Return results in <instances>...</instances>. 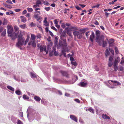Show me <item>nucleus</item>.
<instances>
[{"label":"nucleus","instance_id":"1","mask_svg":"<svg viewBox=\"0 0 124 124\" xmlns=\"http://www.w3.org/2000/svg\"><path fill=\"white\" fill-rule=\"evenodd\" d=\"M7 28L8 29L7 32L8 36L11 38L12 40H15L17 37V34L15 32L12 33L13 29V27L11 25H8L7 26Z\"/></svg>","mask_w":124,"mask_h":124},{"label":"nucleus","instance_id":"2","mask_svg":"<svg viewBox=\"0 0 124 124\" xmlns=\"http://www.w3.org/2000/svg\"><path fill=\"white\" fill-rule=\"evenodd\" d=\"M25 39L23 37V35L20 34L18 36V42L16 43L17 46L19 47L23 45L24 44Z\"/></svg>","mask_w":124,"mask_h":124},{"label":"nucleus","instance_id":"3","mask_svg":"<svg viewBox=\"0 0 124 124\" xmlns=\"http://www.w3.org/2000/svg\"><path fill=\"white\" fill-rule=\"evenodd\" d=\"M100 31L99 30L96 31L95 32L96 37L95 39L96 42L100 44L101 41H103L104 38L103 35L100 36Z\"/></svg>","mask_w":124,"mask_h":124},{"label":"nucleus","instance_id":"4","mask_svg":"<svg viewBox=\"0 0 124 124\" xmlns=\"http://www.w3.org/2000/svg\"><path fill=\"white\" fill-rule=\"evenodd\" d=\"M85 30H80L79 31H75L73 33V34L74 36H77L78 39H81L82 37L83 34H84L85 32Z\"/></svg>","mask_w":124,"mask_h":124},{"label":"nucleus","instance_id":"5","mask_svg":"<svg viewBox=\"0 0 124 124\" xmlns=\"http://www.w3.org/2000/svg\"><path fill=\"white\" fill-rule=\"evenodd\" d=\"M40 12L39 11H37L34 12V17L36 19H37V21L42 18L41 17L39 16Z\"/></svg>","mask_w":124,"mask_h":124},{"label":"nucleus","instance_id":"6","mask_svg":"<svg viewBox=\"0 0 124 124\" xmlns=\"http://www.w3.org/2000/svg\"><path fill=\"white\" fill-rule=\"evenodd\" d=\"M28 45L29 46L31 45L34 47H36V46L35 40H30L28 43Z\"/></svg>","mask_w":124,"mask_h":124},{"label":"nucleus","instance_id":"7","mask_svg":"<svg viewBox=\"0 0 124 124\" xmlns=\"http://www.w3.org/2000/svg\"><path fill=\"white\" fill-rule=\"evenodd\" d=\"M46 46H40V51L41 52H42L44 51L46 52V54H47L48 53V51H46Z\"/></svg>","mask_w":124,"mask_h":124},{"label":"nucleus","instance_id":"8","mask_svg":"<svg viewBox=\"0 0 124 124\" xmlns=\"http://www.w3.org/2000/svg\"><path fill=\"white\" fill-rule=\"evenodd\" d=\"M61 46L63 49H66L67 47V44L66 39L63 40V41L62 43Z\"/></svg>","mask_w":124,"mask_h":124},{"label":"nucleus","instance_id":"9","mask_svg":"<svg viewBox=\"0 0 124 124\" xmlns=\"http://www.w3.org/2000/svg\"><path fill=\"white\" fill-rule=\"evenodd\" d=\"M95 37L94 33L93 31H92L91 34L90 35L89 38V40L92 43L93 42V39Z\"/></svg>","mask_w":124,"mask_h":124},{"label":"nucleus","instance_id":"10","mask_svg":"<svg viewBox=\"0 0 124 124\" xmlns=\"http://www.w3.org/2000/svg\"><path fill=\"white\" fill-rule=\"evenodd\" d=\"M60 72L63 76H65L67 78L69 77V74L67 72L61 70L60 71Z\"/></svg>","mask_w":124,"mask_h":124},{"label":"nucleus","instance_id":"11","mask_svg":"<svg viewBox=\"0 0 124 124\" xmlns=\"http://www.w3.org/2000/svg\"><path fill=\"white\" fill-rule=\"evenodd\" d=\"M101 42H103L102 44V47H104L107 46V42L106 41H104V39L103 41H101L100 43H98L100 46H101Z\"/></svg>","mask_w":124,"mask_h":124},{"label":"nucleus","instance_id":"12","mask_svg":"<svg viewBox=\"0 0 124 124\" xmlns=\"http://www.w3.org/2000/svg\"><path fill=\"white\" fill-rule=\"evenodd\" d=\"M114 42V39H110L108 41V43L109 44V46L111 47L113 46V43Z\"/></svg>","mask_w":124,"mask_h":124},{"label":"nucleus","instance_id":"13","mask_svg":"<svg viewBox=\"0 0 124 124\" xmlns=\"http://www.w3.org/2000/svg\"><path fill=\"white\" fill-rule=\"evenodd\" d=\"M70 118L72 120L76 122H78V119L74 115H70Z\"/></svg>","mask_w":124,"mask_h":124},{"label":"nucleus","instance_id":"14","mask_svg":"<svg viewBox=\"0 0 124 124\" xmlns=\"http://www.w3.org/2000/svg\"><path fill=\"white\" fill-rule=\"evenodd\" d=\"M20 18L21 19V21L22 22L25 23L26 21V19L25 17L23 16H21Z\"/></svg>","mask_w":124,"mask_h":124},{"label":"nucleus","instance_id":"15","mask_svg":"<svg viewBox=\"0 0 124 124\" xmlns=\"http://www.w3.org/2000/svg\"><path fill=\"white\" fill-rule=\"evenodd\" d=\"M36 38V36L34 34H31L30 40H35Z\"/></svg>","mask_w":124,"mask_h":124},{"label":"nucleus","instance_id":"16","mask_svg":"<svg viewBox=\"0 0 124 124\" xmlns=\"http://www.w3.org/2000/svg\"><path fill=\"white\" fill-rule=\"evenodd\" d=\"M102 116V117L105 119H110V117L106 114H103Z\"/></svg>","mask_w":124,"mask_h":124},{"label":"nucleus","instance_id":"17","mask_svg":"<svg viewBox=\"0 0 124 124\" xmlns=\"http://www.w3.org/2000/svg\"><path fill=\"white\" fill-rule=\"evenodd\" d=\"M66 35V31L65 30H64L61 33V39L62 40V37H65Z\"/></svg>","mask_w":124,"mask_h":124},{"label":"nucleus","instance_id":"18","mask_svg":"<svg viewBox=\"0 0 124 124\" xmlns=\"http://www.w3.org/2000/svg\"><path fill=\"white\" fill-rule=\"evenodd\" d=\"M34 99L36 101L39 102L40 101L41 98L39 97L36 96L34 98Z\"/></svg>","mask_w":124,"mask_h":124},{"label":"nucleus","instance_id":"19","mask_svg":"<svg viewBox=\"0 0 124 124\" xmlns=\"http://www.w3.org/2000/svg\"><path fill=\"white\" fill-rule=\"evenodd\" d=\"M58 36H55V40L54 41V44L55 45H57L58 41Z\"/></svg>","mask_w":124,"mask_h":124},{"label":"nucleus","instance_id":"20","mask_svg":"<svg viewBox=\"0 0 124 124\" xmlns=\"http://www.w3.org/2000/svg\"><path fill=\"white\" fill-rule=\"evenodd\" d=\"M30 36L29 35H27V39H26L25 41H24V45H25L28 42L30 39Z\"/></svg>","mask_w":124,"mask_h":124},{"label":"nucleus","instance_id":"21","mask_svg":"<svg viewBox=\"0 0 124 124\" xmlns=\"http://www.w3.org/2000/svg\"><path fill=\"white\" fill-rule=\"evenodd\" d=\"M80 86L82 87H84V86L87 85V83H85L84 82H82L80 83Z\"/></svg>","mask_w":124,"mask_h":124},{"label":"nucleus","instance_id":"22","mask_svg":"<svg viewBox=\"0 0 124 124\" xmlns=\"http://www.w3.org/2000/svg\"><path fill=\"white\" fill-rule=\"evenodd\" d=\"M43 0H37L36 2V4H37L39 5L41 4L42 2H43Z\"/></svg>","mask_w":124,"mask_h":124},{"label":"nucleus","instance_id":"23","mask_svg":"<svg viewBox=\"0 0 124 124\" xmlns=\"http://www.w3.org/2000/svg\"><path fill=\"white\" fill-rule=\"evenodd\" d=\"M111 81V82H113L114 83H115L116 84H117L116 85H120V83L116 81H113L112 80H110L109 81H108V83H110V82Z\"/></svg>","mask_w":124,"mask_h":124},{"label":"nucleus","instance_id":"24","mask_svg":"<svg viewBox=\"0 0 124 124\" xmlns=\"http://www.w3.org/2000/svg\"><path fill=\"white\" fill-rule=\"evenodd\" d=\"M47 19V18L46 17H45V18L44 20V23H47V24H44V25L46 26H48L49 25V23L47 22L46 20Z\"/></svg>","mask_w":124,"mask_h":124},{"label":"nucleus","instance_id":"25","mask_svg":"<svg viewBox=\"0 0 124 124\" xmlns=\"http://www.w3.org/2000/svg\"><path fill=\"white\" fill-rule=\"evenodd\" d=\"M110 54V52L109 51L108 49H107L105 50V56L107 57Z\"/></svg>","mask_w":124,"mask_h":124},{"label":"nucleus","instance_id":"26","mask_svg":"<svg viewBox=\"0 0 124 124\" xmlns=\"http://www.w3.org/2000/svg\"><path fill=\"white\" fill-rule=\"evenodd\" d=\"M7 87L8 89L12 91H14V88L10 86H8Z\"/></svg>","mask_w":124,"mask_h":124},{"label":"nucleus","instance_id":"27","mask_svg":"<svg viewBox=\"0 0 124 124\" xmlns=\"http://www.w3.org/2000/svg\"><path fill=\"white\" fill-rule=\"evenodd\" d=\"M71 30H68L67 31V34H68L71 37Z\"/></svg>","mask_w":124,"mask_h":124},{"label":"nucleus","instance_id":"28","mask_svg":"<svg viewBox=\"0 0 124 124\" xmlns=\"http://www.w3.org/2000/svg\"><path fill=\"white\" fill-rule=\"evenodd\" d=\"M23 98L24 100H28L29 99V97L25 94L23 95Z\"/></svg>","mask_w":124,"mask_h":124},{"label":"nucleus","instance_id":"29","mask_svg":"<svg viewBox=\"0 0 124 124\" xmlns=\"http://www.w3.org/2000/svg\"><path fill=\"white\" fill-rule=\"evenodd\" d=\"M15 93L19 95H20L21 92L20 90H17L16 91Z\"/></svg>","mask_w":124,"mask_h":124},{"label":"nucleus","instance_id":"30","mask_svg":"<svg viewBox=\"0 0 124 124\" xmlns=\"http://www.w3.org/2000/svg\"><path fill=\"white\" fill-rule=\"evenodd\" d=\"M30 74L32 76L33 78H37V75L35 73H33L31 72L30 73Z\"/></svg>","mask_w":124,"mask_h":124},{"label":"nucleus","instance_id":"31","mask_svg":"<svg viewBox=\"0 0 124 124\" xmlns=\"http://www.w3.org/2000/svg\"><path fill=\"white\" fill-rule=\"evenodd\" d=\"M6 34V30L5 29L4 30L3 32L1 33V35L3 36H4Z\"/></svg>","mask_w":124,"mask_h":124},{"label":"nucleus","instance_id":"32","mask_svg":"<svg viewBox=\"0 0 124 124\" xmlns=\"http://www.w3.org/2000/svg\"><path fill=\"white\" fill-rule=\"evenodd\" d=\"M71 63L72 64L74 65V66H76L77 65V64L76 62L75 61H71Z\"/></svg>","mask_w":124,"mask_h":124},{"label":"nucleus","instance_id":"33","mask_svg":"<svg viewBox=\"0 0 124 124\" xmlns=\"http://www.w3.org/2000/svg\"><path fill=\"white\" fill-rule=\"evenodd\" d=\"M19 26L22 29H24L26 27V25L25 24H23L20 25Z\"/></svg>","mask_w":124,"mask_h":124},{"label":"nucleus","instance_id":"34","mask_svg":"<svg viewBox=\"0 0 124 124\" xmlns=\"http://www.w3.org/2000/svg\"><path fill=\"white\" fill-rule=\"evenodd\" d=\"M53 43L52 42H51L50 43V44L49 45L47 46V49L48 50H50V49H51V48H50V47L51 46H52Z\"/></svg>","mask_w":124,"mask_h":124},{"label":"nucleus","instance_id":"35","mask_svg":"<svg viewBox=\"0 0 124 124\" xmlns=\"http://www.w3.org/2000/svg\"><path fill=\"white\" fill-rule=\"evenodd\" d=\"M113 64V62L112 61H109L108 63V66L109 67H111Z\"/></svg>","mask_w":124,"mask_h":124},{"label":"nucleus","instance_id":"36","mask_svg":"<svg viewBox=\"0 0 124 124\" xmlns=\"http://www.w3.org/2000/svg\"><path fill=\"white\" fill-rule=\"evenodd\" d=\"M118 61L116 60H115L114 62V66H117V63Z\"/></svg>","mask_w":124,"mask_h":124},{"label":"nucleus","instance_id":"37","mask_svg":"<svg viewBox=\"0 0 124 124\" xmlns=\"http://www.w3.org/2000/svg\"><path fill=\"white\" fill-rule=\"evenodd\" d=\"M36 24L33 22L31 23L30 25V26L31 27H32L35 26H36Z\"/></svg>","mask_w":124,"mask_h":124},{"label":"nucleus","instance_id":"38","mask_svg":"<svg viewBox=\"0 0 124 124\" xmlns=\"http://www.w3.org/2000/svg\"><path fill=\"white\" fill-rule=\"evenodd\" d=\"M7 20L6 19H4V20L3 22V25H5L7 24Z\"/></svg>","mask_w":124,"mask_h":124},{"label":"nucleus","instance_id":"39","mask_svg":"<svg viewBox=\"0 0 124 124\" xmlns=\"http://www.w3.org/2000/svg\"><path fill=\"white\" fill-rule=\"evenodd\" d=\"M42 2H43V3L44 4V5H46L48 6L49 5V3L47 1H45L43 0Z\"/></svg>","mask_w":124,"mask_h":124},{"label":"nucleus","instance_id":"40","mask_svg":"<svg viewBox=\"0 0 124 124\" xmlns=\"http://www.w3.org/2000/svg\"><path fill=\"white\" fill-rule=\"evenodd\" d=\"M27 11L29 12H31L33 11V10L32 8H27Z\"/></svg>","mask_w":124,"mask_h":124},{"label":"nucleus","instance_id":"41","mask_svg":"<svg viewBox=\"0 0 124 124\" xmlns=\"http://www.w3.org/2000/svg\"><path fill=\"white\" fill-rule=\"evenodd\" d=\"M87 110L90 112H92L93 113H94V110L93 109L89 108Z\"/></svg>","mask_w":124,"mask_h":124},{"label":"nucleus","instance_id":"42","mask_svg":"<svg viewBox=\"0 0 124 124\" xmlns=\"http://www.w3.org/2000/svg\"><path fill=\"white\" fill-rule=\"evenodd\" d=\"M90 34V32L89 31H88L85 33L86 36L88 38V36Z\"/></svg>","mask_w":124,"mask_h":124},{"label":"nucleus","instance_id":"43","mask_svg":"<svg viewBox=\"0 0 124 124\" xmlns=\"http://www.w3.org/2000/svg\"><path fill=\"white\" fill-rule=\"evenodd\" d=\"M75 7L78 10H81L82 9L80 7H79L78 6H75Z\"/></svg>","mask_w":124,"mask_h":124},{"label":"nucleus","instance_id":"44","mask_svg":"<svg viewBox=\"0 0 124 124\" xmlns=\"http://www.w3.org/2000/svg\"><path fill=\"white\" fill-rule=\"evenodd\" d=\"M51 28L52 29L54 30L56 32H57L58 31L57 29L56 28H55L54 26H51Z\"/></svg>","mask_w":124,"mask_h":124},{"label":"nucleus","instance_id":"45","mask_svg":"<svg viewBox=\"0 0 124 124\" xmlns=\"http://www.w3.org/2000/svg\"><path fill=\"white\" fill-rule=\"evenodd\" d=\"M14 28L15 31H16L19 29V28L16 26H15L14 27Z\"/></svg>","mask_w":124,"mask_h":124},{"label":"nucleus","instance_id":"46","mask_svg":"<svg viewBox=\"0 0 124 124\" xmlns=\"http://www.w3.org/2000/svg\"><path fill=\"white\" fill-rule=\"evenodd\" d=\"M17 124H23V123L20 120L18 119L17 121Z\"/></svg>","mask_w":124,"mask_h":124},{"label":"nucleus","instance_id":"47","mask_svg":"<svg viewBox=\"0 0 124 124\" xmlns=\"http://www.w3.org/2000/svg\"><path fill=\"white\" fill-rule=\"evenodd\" d=\"M44 9L46 11H48L50 10V7H45Z\"/></svg>","mask_w":124,"mask_h":124},{"label":"nucleus","instance_id":"48","mask_svg":"<svg viewBox=\"0 0 124 124\" xmlns=\"http://www.w3.org/2000/svg\"><path fill=\"white\" fill-rule=\"evenodd\" d=\"M39 7V5L37 4H36L35 5H34L33 6V8H36L37 7Z\"/></svg>","mask_w":124,"mask_h":124},{"label":"nucleus","instance_id":"49","mask_svg":"<svg viewBox=\"0 0 124 124\" xmlns=\"http://www.w3.org/2000/svg\"><path fill=\"white\" fill-rule=\"evenodd\" d=\"M115 51L116 54H118L119 53V51L117 48L116 47H115Z\"/></svg>","mask_w":124,"mask_h":124},{"label":"nucleus","instance_id":"50","mask_svg":"<svg viewBox=\"0 0 124 124\" xmlns=\"http://www.w3.org/2000/svg\"><path fill=\"white\" fill-rule=\"evenodd\" d=\"M54 23L56 25H57L58 24V22L57 21V19H55L54 20Z\"/></svg>","mask_w":124,"mask_h":124},{"label":"nucleus","instance_id":"51","mask_svg":"<svg viewBox=\"0 0 124 124\" xmlns=\"http://www.w3.org/2000/svg\"><path fill=\"white\" fill-rule=\"evenodd\" d=\"M6 2L7 3L9 4H12L11 1L10 0H7L6 1Z\"/></svg>","mask_w":124,"mask_h":124},{"label":"nucleus","instance_id":"52","mask_svg":"<svg viewBox=\"0 0 124 124\" xmlns=\"http://www.w3.org/2000/svg\"><path fill=\"white\" fill-rule=\"evenodd\" d=\"M41 34H38L37 35V39L41 38Z\"/></svg>","mask_w":124,"mask_h":124},{"label":"nucleus","instance_id":"53","mask_svg":"<svg viewBox=\"0 0 124 124\" xmlns=\"http://www.w3.org/2000/svg\"><path fill=\"white\" fill-rule=\"evenodd\" d=\"M100 6L99 4H97V5H96L95 6H93L92 7V8H98L99 7V6Z\"/></svg>","mask_w":124,"mask_h":124},{"label":"nucleus","instance_id":"54","mask_svg":"<svg viewBox=\"0 0 124 124\" xmlns=\"http://www.w3.org/2000/svg\"><path fill=\"white\" fill-rule=\"evenodd\" d=\"M61 26L62 28L63 29L65 27L64 23H62L61 25Z\"/></svg>","mask_w":124,"mask_h":124},{"label":"nucleus","instance_id":"55","mask_svg":"<svg viewBox=\"0 0 124 124\" xmlns=\"http://www.w3.org/2000/svg\"><path fill=\"white\" fill-rule=\"evenodd\" d=\"M113 59V58L111 56H110L109 58V61H112Z\"/></svg>","mask_w":124,"mask_h":124},{"label":"nucleus","instance_id":"56","mask_svg":"<svg viewBox=\"0 0 124 124\" xmlns=\"http://www.w3.org/2000/svg\"><path fill=\"white\" fill-rule=\"evenodd\" d=\"M117 0H114L112 1V2H109V4L110 5H111L112 4H114V2H116Z\"/></svg>","mask_w":124,"mask_h":124},{"label":"nucleus","instance_id":"57","mask_svg":"<svg viewBox=\"0 0 124 124\" xmlns=\"http://www.w3.org/2000/svg\"><path fill=\"white\" fill-rule=\"evenodd\" d=\"M5 5L6 7L9 8H12L11 6L7 4H5Z\"/></svg>","mask_w":124,"mask_h":124},{"label":"nucleus","instance_id":"58","mask_svg":"<svg viewBox=\"0 0 124 124\" xmlns=\"http://www.w3.org/2000/svg\"><path fill=\"white\" fill-rule=\"evenodd\" d=\"M74 101L78 103H80V101L78 99H75Z\"/></svg>","mask_w":124,"mask_h":124},{"label":"nucleus","instance_id":"59","mask_svg":"<svg viewBox=\"0 0 124 124\" xmlns=\"http://www.w3.org/2000/svg\"><path fill=\"white\" fill-rule=\"evenodd\" d=\"M27 11L26 10H25L23 11L22 12L23 15H24L27 13Z\"/></svg>","mask_w":124,"mask_h":124},{"label":"nucleus","instance_id":"60","mask_svg":"<svg viewBox=\"0 0 124 124\" xmlns=\"http://www.w3.org/2000/svg\"><path fill=\"white\" fill-rule=\"evenodd\" d=\"M79 5L82 8H84V7H85V5L84 4H79Z\"/></svg>","mask_w":124,"mask_h":124},{"label":"nucleus","instance_id":"61","mask_svg":"<svg viewBox=\"0 0 124 124\" xmlns=\"http://www.w3.org/2000/svg\"><path fill=\"white\" fill-rule=\"evenodd\" d=\"M49 33L51 36L52 37H53L54 36V35L53 33L50 31H49Z\"/></svg>","mask_w":124,"mask_h":124},{"label":"nucleus","instance_id":"62","mask_svg":"<svg viewBox=\"0 0 124 124\" xmlns=\"http://www.w3.org/2000/svg\"><path fill=\"white\" fill-rule=\"evenodd\" d=\"M79 122L80 123H82V124H84V121H83L82 119H80L79 120Z\"/></svg>","mask_w":124,"mask_h":124},{"label":"nucleus","instance_id":"63","mask_svg":"<svg viewBox=\"0 0 124 124\" xmlns=\"http://www.w3.org/2000/svg\"><path fill=\"white\" fill-rule=\"evenodd\" d=\"M30 13H28L25 15V16L26 17H29V16H30Z\"/></svg>","mask_w":124,"mask_h":124},{"label":"nucleus","instance_id":"64","mask_svg":"<svg viewBox=\"0 0 124 124\" xmlns=\"http://www.w3.org/2000/svg\"><path fill=\"white\" fill-rule=\"evenodd\" d=\"M66 52V50L64 49H62V54L65 53Z\"/></svg>","mask_w":124,"mask_h":124}]
</instances>
